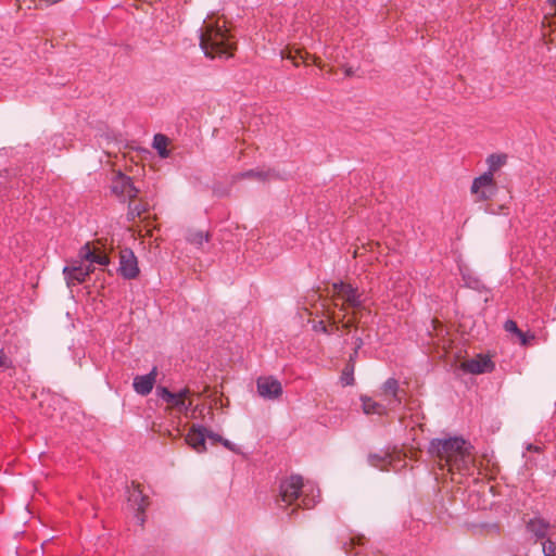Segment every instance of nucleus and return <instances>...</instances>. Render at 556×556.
Instances as JSON below:
<instances>
[{
	"instance_id": "obj_37",
	"label": "nucleus",
	"mask_w": 556,
	"mask_h": 556,
	"mask_svg": "<svg viewBox=\"0 0 556 556\" xmlns=\"http://www.w3.org/2000/svg\"><path fill=\"white\" fill-rule=\"evenodd\" d=\"M526 448H527V451H529V452H536V453H538V452H540V451H541V447H540V446H536V445H534V444H528Z\"/></svg>"
},
{
	"instance_id": "obj_4",
	"label": "nucleus",
	"mask_w": 556,
	"mask_h": 556,
	"mask_svg": "<svg viewBox=\"0 0 556 556\" xmlns=\"http://www.w3.org/2000/svg\"><path fill=\"white\" fill-rule=\"evenodd\" d=\"M156 392L170 408L176 409L180 414H187L192 405V401L188 400L189 395L192 394L189 388H185L179 392L174 393L165 387H157Z\"/></svg>"
},
{
	"instance_id": "obj_30",
	"label": "nucleus",
	"mask_w": 556,
	"mask_h": 556,
	"mask_svg": "<svg viewBox=\"0 0 556 556\" xmlns=\"http://www.w3.org/2000/svg\"><path fill=\"white\" fill-rule=\"evenodd\" d=\"M542 547L545 556H556V541L547 539L542 543Z\"/></svg>"
},
{
	"instance_id": "obj_3",
	"label": "nucleus",
	"mask_w": 556,
	"mask_h": 556,
	"mask_svg": "<svg viewBox=\"0 0 556 556\" xmlns=\"http://www.w3.org/2000/svg\"><path fill=\"white\" fill-rule=\"evenodd\" d=\"M334 307L341 312L352 309L355 314H363L366 311V296L364 291L349 282H333L328 290Z\"/></svg>"
},
{
	"instance_id": "obj_20",
	"label": "nucleus",
	"mask_w": 556,
	"mask_h": 556,
	"mask_svg": "<svg viewBox=\"0 0 556 556\" xmlns=\"http://www.w3.org/2000/svg\"><path fill=\"white\" fill-rule=\"evenodd\" d=\"M392 458L389 453L382 454H369L368 463L370 466L379 468L380 470H389V465H391Z\"/></svg>"
},
{
	"instance_id": "obj_35",
	"label": "nucleus",
	"mask_w": 556,
	"mask_h": 556,
	"mask_svg": "<svg viewBox=\"0 0 556 556\" xmlns=\"http://www.w3.org/2000/svg\"><path fill=\"white\" fill-rule=\"evenodd\" d=\"M220 444H223L227 450H229L233 453H239V448L227 439L223 438Z\"/></svg>"
},
{
	"instance_id": "obj_23",
	"label": "nucleus",
	"mask_w": 556,
	"mask_h": 556,
	"mask_svg": "<svg viewBox=\"0 0 556 556\" xmlns=\"http://www.w3.org/2000/svg\"><path fill=\"white\" fill-rule=\"evenodd\" d=\"M275 176L273 170H260V169H249L239 174V178L241 179H255L260 181H265Z\"/></svg>"
},
{
	"instance_id": "obj_36",
	"label": "nucleus",
	"mask_w": 556,
	"mask_h": 556,
	"mask_svg": "<svg viewBox=\"0 0 556 556\" xmlns=\"http://www.w3.org/2000/svg\"><path fill=\"white\" fill-rule=\"evenodd\" d=\"M357 355H358V350L354 349L353 353L350 355L348 364H353L355 366V361H356Z\"/></svg>"
},
{
	"instance_id": "obj_24",
	"label": "nucleus",
	"mask_w": 556,
	"mask_h": 556,
	"mask_svg": "<svg viewBox=\"0 0 556 556\" xmlns=\"http://www.w3.org/2000/svg\"><path fill=\"white\" fill-rule=\"evenodd\" d=\"M363 410L365 414H377L382 415L386 412V407L380 403L374 401L370 397L363 396L362 397Z\"/></svg>"
},
{
	"instance_id": "obj_22",
	"label": "nucleus",
	"mask_w": 556,
	"mask_h": 556,
	"mask_svg": "<svg viewBox=\"0 0 556 556\" xmlns=\"http://www.w3.org/2000/svg\"><path fill=\"white\" fill-rule=\"evenodd\" d=\"M504 329L507 331V332H511V333H515L518 339L520 340L521 344L522 345H527L529 344V340H533L534 339V336L533 334H530L528 336L527 333L522 332L516 321L511 320V319H508L505 321L504 324Z\"/></svg>"
},
{
	"instance_id": "obj_12",
	"label": "nucleus",
	"mask_w": 556,
	"mask_h": 556,
	"mask_svg": "<svg viewBox=\"0 0 556 556\" xmlns=\"http://www.w3.org/2000/svg\"><path fill=\"white\" fill-rule=\"evenodd\" d=\"M131 488L132 489L128 488V502L134 507H136V509L139 514H143L146 508L149 505V497L143 494V491L139 483H136L135 481H132Z\"/></svg>"
},
{
	"instance_id": "obj_16",
	"label": "nucleus",
	"mask_w": 556,
	"mask_h": 556,
	"mask_svg": "<svg viewBox=\"0 0 556 556\" xmlns=\"http://www.w3.org/2000/svg\"><path fill=\"white\" fill-rule=\"evenodd\" d=\"M527 529L538 540H543L547 536L548 531L551 529V525L543 518H533L528 521Z\"/></svg>"
},
{
	"instance_id": "obj_11",
	"label": "nucleus",
	"mask_w": 556,
	"mask_h": 556,
	"mask_svg": "<svg viewBox=\"0 0 556 556\" xmlns=\"http://www.w3.org/2000/svg\"><path fill=\"white\" fill-rule=\"evenodd\" d=\"M79 257L84 261H88L89 265H84V271L88 273V276L93 271L92 264L108 265L110 260L103 253H97L89 242L85 243L79 250Z\"/></svg>"
},
{
	"instance_id": "obj_13",
	"label": "nucleus",
	"mask_w": 556,
	"mask_h": 556,
	"mask_svg": "<svg viewBox=\"0 0 556 556\" xmlns=\"http://www.w3.org/2000/svg\"><path fill=\"white\" fill-rule=\"evenodd\" d=\"M203 426H192L186 435V443L198 453H203L206 451L205 432L203 431Z\"/></svg>"
},
{
	"instance_id": "obj_2",
	"label": "nucleus",
	"mask_w": 556,
	"mask_h": 556,
	"mask_svg": "<svg viewBox=\"0 0 556 556\" xmlns=\"http://www.w3.org/2000/svg\"><path fill=\"white\" fill-rule=\"evenodd\" d=\"M200 47L207 58L228 59L233 55L237 43L225 20L208 17L200 28Z\"/></svg>"
},
{
	"instance_id": "obj_1",
	"label": "nucleus",
	"mask_w": 556,
	"mask_h": 556,
	"mask_svg": "<svg viewBox=\"0 0 556 556\" xmlns=\"http://www.w3.org/2000/svg\"><path fill=\"white\" fill-rule=\"evenodd\" d=\"M472 445L463 437L435 438L429 443L428 453L440 469L452 475L471 476L476 469Z\"/></svg>"
},
{
	"instance_id": "obj_10",
	"label": "nucleus",
	"mask_w": 556,
	"mask_h": 556,
	"mask_svg": "<svg viewBox=\"0 0 556 556\" xmlns=\"http://www.w3.org/2000/svg\"><path fill=\"white\" fill-rule=\"evenodd\" d=\"M260 396L266 400H277L282 394L281 383L274 377H260L256 382Z\"/></svg>"
},
{
	"instance_id": "obj_8",
	"label": "nucleus",
	"mask_w": 556,
	"mask_h": 556,
	"mask_svg": "<svg viewBox=\"0 0 556 556\" xmlns=\"http://www.w3.org/2000/svg\"><path fill=\"white\" fill-rule=\"evenodd\" d=\"M119 274L128 280L135 279L139 275L138 261L130 249H123L119 252Z\"/></svg>"
},
{
	"instance_id": "obj_21",
	"label": "nucleus",
	"mask_w": 556,
	"mask_h": 556,
	"mask_svg": "<svg viewBox=\"0 0 556 556\" xmlns=\"http://www.w3.org/2000/svg\"><path fill=\"white\" fill-rule=\"evenodd\" d=\"M148 210L149 204L142 200H140L138 203L129 201L127 218L128 220L134 222L136 218L141 217L143 213L148 212Z\"/></svg>"
},
{
	"instance_id": "obj_38",
	"label": "nucleus",
	"mask_w": 556,
	"mask_h": 556,
	"mask_svg": "<svg viewBox=\"0 0 556 556\" xmlns=\"http://www.w3.org/2000/svg\"><path fill=\"white\" fill-rule=\"evenodd\" d=\"M362 345H363V339L361 337H357L355 339V348L354 349L359 350L362 348Z\"/></svg>"
},
{
	"instance_id": "obj_28",
	"label": "nucleus",
	"mask_w": 556,
	"mask_h": 556,
	"mask_svg": "<svg viewBox=\"0 0 556 556\" xmlns=\"http://www.w3.org/2000/svg\"><path fill=\"white\" fill-rule=\"evenodd\" d=\"M365 538L357 535V536H350L348 540H342V549L348 554L351 555L353 548L356 545H364Z\"/></svg>"
},
{
	"instance_id": "obj_34",
	"label": "nucleus",
	"mask_w": 556,
	"mask_h": 556,
	"mask_svg": "<svg viewBox=\"0 0 556 556\" xmlns=\"http://www.w3.org/2000/svg\"><path fill=\"white\" fill-rule=\"evenodd\" d=\"M314 505H315L314 498L308 497V496H303L301 498V503L296 504L298 507H303V508H312V507H314Z\"/></svg>"
},
{
	"instance_id": "obj_7",
	"label": "nucleus",
	"mask_w": 556,
	"mask_h": 556,
	"mask_svg": "<svg viewBox=\"0 0 556 556\" xmlns=\"http://www.w3.org/2000/svg\"><path fill=\"white\" fill-rule=\"evenodd\" d=\"M112 191L118 197L132 201L136 199L140 190L134 185L132 178L118 172L112 181Z\"/></svg>"
},
{
	"instance_id": "obj_5",
	"label": "nucleus",
	"mask_w": 556,
	"mask_h": 556,
	"mask_svg": "<svg viewBox=\"0 0 556 556\" xmlns=\"http://www.w3.org/2000/svg\"><path fill=\"white\" fill-rule=\"evenodd\" d=\"M303 478L293 475L280 483V493L277 503H285V507L294 504L302 495Z\"/></svg>"
},
{
	"instance_id": "obj_19",
	"label": "nucleus",
	"mask_w": 556,
	"mask_h": 556,
	"mask_svg": "<svg viewBox=\"0 0 556 556\" xmlns=\"http://www.w3.org/2000/svg\"><path fill=\"white\" fill-rule=\"evenodd\" d=\"M383 394L387 397L393 399L395 402L401 403L399 381L394 378H389L382 386Z\"/></svg>"
},
{
	"instance_id": "obj_39",
	"label": "nucleus",
	"mask_w": 556,
	"mask_h": 556,
	"mask_svg": "<svg viewBox=\"0 0 556 556\" xmlns=\"http://www.w3.org/2000/svg\"><path fill=\"white\" fill-rule=\"evenodd\" d=\"M549 4L556 8V0H548Z\"/></svg>"
},
{
	"instance_id": "obj_6",
	"label": "nucleus",
	"mask_w": 556,
	"mask_h": 556,
	"mask_svg": "<svg viewBox=\"0 0 556 556\" xmlns=\"http://www.w3.org/2000/svg\"><path fill=\"white\" fill-rule=\"evenodd\" d=\"M471 192L477 195L478 200L486 201L494 197L496 192V184L492 173H484L473 179Z\"/></svg>"
},
{
	"instance_id": "obj_29",
	"label": "nucleus",
	"mask_w": 556,
	"mask_h": 556,
	"mask_svg": "<svg viewBox=\"0 0 556 556\" xmlns=\"http://www.w3.org/2000/svg\"><path fill=\"white\" fill-rule=\"evenodd\" d=\"M354 367L353 364H346L342 371L341 380L345 386H352L354 383Z\"/></svg>"
},
{
	"instance_id": "obj_33",
	"label": "nucleus",
	"mask_w": 556,
	"mask_h": 556,
	"mask_svg": "<svg viewBox=\"0 0 556 556\" xmlns=\"http://www.w3.org/2000/svg\"><path fill=\"white\" fill-rule=\"evenodd\" d=\"M203 431L205 432V440L208 439L213 442V444H216V443H220L222 440H223V437H220L219 434L213 432L212 430H210L208 428L204 427L203 428Z\"/></svg>"
},
{
	"instance_id": "obj_15",
	"label": "nucleus",
	"mask_w": 556,
	"mask_h": 556,
	"mask_svg": "<svg viewBox=\"0 0 556 556\" xmlns=\"http://www.w3.org/2000/svg\"><path fill=\"white\" fill-rule=\"evenodd\" d=\"M66 282L68 286L83 283L88 277V273L84 271V264L65 266L63 269Z\"/></svg>"
},
{
	"instance_id": "obj_31",
	"label": "nucleus",
	"mask_w": 556,
	"mask_h": 556,
	"mask_svg": "<svg viewBox=\"0 0 556 556\" xmlns=\"http://www.w3.org/2000/svg\"><path fill=\"white\" fill-rule=\"evenodd\" d=\"M362 317L363 314H355L354 312H352L351 318H349L348 321L342 324V328L346 330H350L352 327L356 328L361 323Z\"/></svg>"
},
{
	"instance_id": "obj_14",
	"label": "nucleus",
	"mask_w": 556,
	"mask_h": 556,
	"mask_svg": "<svg viewBox=\"0 0 556 556\" xmlns=\"http://www.w3.org/2000/svg\"><path fill=\"white\" fill-rule=\"evenodd\" d=\"M156 367H154L148 375L137 376L134 379V389L140 395H148L155 383Z\"/></svg>"
},
{
	"instance_id": "obj_9",
	"label": "nucleus",
	"mask_w": 556,
	"mask_h": 556,
	"mask_svg": "<svg viewBox=\"0 0 556 556\" xmlns=\"http://www.w3.org/2000/svg\"><path fill=\"white\" fill-rule=\"evenodd\" d=\"M495 365L491 361V358L486 355L479 354L476 357L466 359L462 363L460 368L465 372H469L472 375H480L484 372L493 371Z\"/></svg>"
},
{
	"instance_id": "obj_18",
	"label": "nucleus",
	"mask_w": 556,
	"mask_h": 556,
	"mask_svg": "<svg viewBox=\"0 0 556 556\" xmlns=\"http://www.w3.org/2000/svg\"><path fill=\"white\" fill-rule=\"evenodd\" d=\"M328 318L331 321L330 327H328L324 320H318V321L314 323V325H313L314 331L323 332L326 334L337 333L340 330L338 323H343V319L345 318V314H343L342 318H340L338 321L336 320L333 315H329Z\"/></svg>"
},
{
	"instance_id": "obj_26",
	"label": "nucleus",
	"mask_w": 556,
	"mask_h": 556,
	"mask_svg": "<svg viewBox=\"0 0 556 556\" xmlns=\"http://www.w3.org/2000/svg\"><path fill=\"white\" fill-rule=\"evenodd\" d=\"M506 159L505 154L489 155L486 159L489 170L486 173H492V176H494V173L506 163Z\"/></svg>"
},
{
	"instance_id": "obj_25",
	"label": "nucleus",
	"mask_w": 556,
	"mask_h": 556,
	"mask_svg": "<svg viewBox=\"0 0 556 556\" xmlns=\"http://www.w3.org/2000/svg\"><path fill=\"white\" fill-rule=\"evenodd\" d=\"M168 138L165 135L157 134L153 139V148L157 150L161 157H167L169 151L167 150Z\"/></svg>"
},
{
	"instance_id": "obj_17",
	"label": "nucleus",
	"mask_w": 556,
	"mask_h": 556,
	"mask_svg": "<svg viewBox=\"0 0 556 556\" xmlns=\"http://www.w3.org/2000/svg\"><path fill=\"white\" fill-rule=\"evenodd\" d=\"M282 58L291 60L295 66L299 65V61L305 63L308 60H312V62L318 67L323 66L319 56L311 55L308 52L302 51L300 49H295L294 53L292 50H290L288 53L282 52Z\"/></svg>"
},
{
	"instance_id": "obj_27",
	"label": "nucleus",
	"mask_w": 556,
	"mask_h": 556,
	"mask_svg": "<svg viewBox=\"0 0 556 556\" xmlns=\"http://www.w3.org/2000/svg\"><path fill=\"white\" fill-rule=\"evenodd\" d=\"M210 239L208 232H203L201 230L190 231L187 236V241L197 247H201L203 242H207Z\"/></svg>"
},
{
	"instance_id": "obj_32",
	"label": "nucleus",
	"mask_w": 556,
	"mask_h": 556,
	"mask_svg": "<svg viewBox=\"0 0 556 556\" xmlns=\"http://www.w3.org/2000/svg\"><path fill=\"white\" fill-rule=\"evenodd\" d=\"M0 368L2 369H13V362L11 358L4 353L2 349H0Z\"/></svg>"
}]
</instances>
